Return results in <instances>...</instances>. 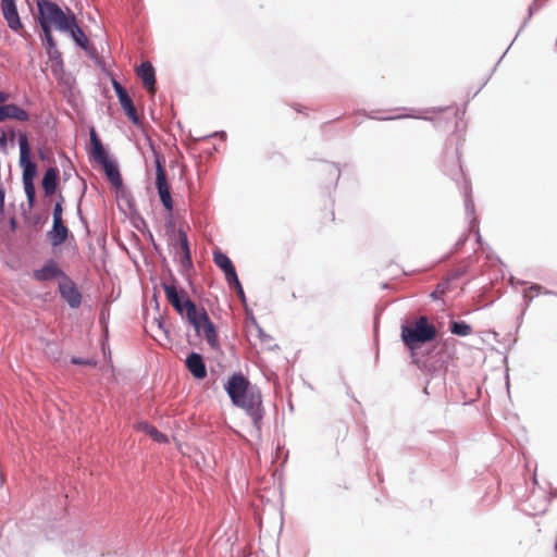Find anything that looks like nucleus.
I'll use <instances>...</instances> for the list:
<instances>
[{"mask_svg":"<svg viewBox=\"0 0 557 557\" xmlns=\"http://www.w3.org/2000/svg\"><path fill=\"white\" fill-rule=\"evenodd\" d=\"M161 286L166 300L175 311L195 329L198 335L203 334L207 343L212 348H218V333L206 309L198 308L196 304L190 300L187 292L180 288L174 281L163 282Z\"/></svg>","mask_w":557,"mask_h":557,"instance_id":"1","label":"nucleus"},{"mask_svg":"<svg viewBox=\"0 0 557 557\" xmlns=\"http://www.w3.org/2000/svg\"><path fill=\"white\" fill-rule=\"evenodd\" d=\"M225 391L232 403L244 409L251 418L255 428L260 431L263 409L259 389L252 386L242 373H235L228 379Z\"/></svg>","mask_w":557,"mask_h":557,"instance_id":"2","label":"nucleus"},{"mask_svg":"<svg viewBox=\"0 0 557 557\" xmlns=\"http://www.w3.org/2000/svg\"><path fill=\"white\" fill-rule=\"evenodd\" d=\"M37 8L41 28H55L67 33L70 24L73 25L75 14L70 9H66V12H64L57 3L50 0H37Z\"/></svg>","mask_w":557,"mask_h":557,"instance_id":"3","label":"nucleus"},{"mask_svg":"<svg viewBox=\"0 0 557 557\" xmlns=\"http://www.w3.org/2000/svg\"><path fill=\"white\" fill-rule=\"evenodd\" d=\"M20 164L23 169L22 181L27 199L28 207L32 209L36 201V189L34 180L37 175V165L30 160V148L26 134H20Z\"/></svg>","mask_w":557,"mask_h":557,"instance_id":"4","label":"nucleus"},{"mask_svg":"<svg viewBox=\"0 0 557 557\" xmlns=\"http://www.w3.org/2000/svg\"><path fill=\"white\" fill-rule=\"evenodd\" d=\"M436 333V327L424 315L401 326V339L410 350H414L421 344L433 341Z\"/></svg>","mask_w":557,"mask_h":557,"instance_id":"5","label":"nucleus"},{"mask_svg":"<svg viewBox=\"0 0 557 557\" xmlns=\"http://www.w3.org/2000/svg\"><path fill=\"white\" fill-rule=\"evenodd\" d=\"M154 153V163H156V187L158 189V194L160 200L168 212H172L173 210V200L170 193V186L166 181V173L163 166L164 158L153 151Z\"/></svg>","mask_w":557,"mask_h":557,"instance_id":"6","label":"nucleus"},{"mask_svg":"<svg viewBox=\"0 0 557 557\" xmlns=\"http://www.w3.org/2000/svg\"><path fill=\"white\" fill-rule=\"evenodd\" d=\"M59 292L61 297L69 304L73 309L78 308L82 304V294L79 293L75 283L65 276L59 283Z\"/></svg>","mask_w":557,"mask_h":557,"instance_id":"7","label":"nucleus"},{"mask_svg":"<svg viewBox=\"0 0 557 557\" xmlns=\"http://www.w3.org/2000/svg\"><path fill=\"white\" fill-rule=\"evenodd\" d=\"M113 87L121 103V107L125 111L126 115L134 124H137L139 122V116L133 103V100L128 96L126 89L122 87V85L116 81H113Z\"/></svg>","mask_w":557,"mask_h":557,"instance_id":"8","label":"nucleus"},{"mask_svg":"<svg viewBox=\"0 0 557 557\" xmlns=\"http://www.w3.org/2000/svg\"><path fill=\"white\" fill-rule=\"evenodd\" d=\"M214 263L224 272L225 278L230 285L237 284L238 277L236 274V270L231 261V259L221 251H215L213 253Z\"/></svg>","mask_w":557,"mask_h":557,"instance_id":"9","label":"nucleus"},{"mask_svg":"<svg viewBox=\"0 0 557 557\" xmlns=\"http://www.w3.org/2000/svg\"><path fill=\"white\" fill-rule=\"evenodd\" d=\"M33 276L35 280L39 282H45L55 277L64 278L66 275L60 269L58 263L54 260L50 259L44 264L42 268L35 270L33 272Z\"/></svg>","mask_w":557,"mask_h":557,"instance_id":"10","label":"nucleus"},{"mask_svg":"<svg viewBox=\"0 0 557 557\" xmlns=\"http://www.w3.org/2000/svg\"><path fill=\"white\" fill-rule=\"evenodd\" d=\"M137 76L141 79L144 87L149 94H156V72L152 64L149 61L143 62L136 69Z\"/></svg>","mask_w":557,"mask_h":557,"instance_id":"11","label":"nucleus"},{"mask_svg":"<svg viewBox=\"0 0 557 557\" xmlns=\"http://www.w3.org/2000/svg\"><path fill=\"white\" fill-rule=\"evenodd\" d=\"M1 9L8 25L13 30L22 27L20 16L14 0H1Z\"/></svg>","mask_w":557,"mask_h":557,"instance_id":"12","label":"nucleus"},{"mask_svg":"<svg viewBox=\"0 0 557 557\" xmlns=\"http://www.w3.org/2000/svg\"><path fill=\"white\" fill-rule=\"evenodd\" d=\"M185 363L186 368L194 375V377L201 380L207 376V369L202 360V357L199 354L191 352L186 358Z\"/></svg>","mask_w":557,"mask_h":557,"instance_id":"13","label":"nucleus"},{"mask_svg":"<svg viewBox=\"0 0 557 557\" xmlns=\"http://www.w3.org/2000/svg\"><path fill=\"white\" fill-rule=\"evenodd\" d=\"M59 170L58 168H49L45 172L41 186L46 197L52 196L58 187Z\"/></svg>","mask_w":557,"mask_h":557,"instance_id":"14","label":"nucleus"},{"mask_svg":"<svg viewBox=\"0 0 557 557\" xmlns=\"http://www.w3.org/2000/svg\"><path fill=\"white\" fill-rule=\"evenodd\" d=\"M69 235V230L64 225L63 221L53 222L51 231L48 232V237L53 247L62 245Z\"/></svg>","mask_w":557,"mask_h":557,"instance_id":"15","label":"nucleus"},{"mask_svg":"<svg viewBox=\"0 0 557 557\" xmlns=\"http://www.w3.org/2000/svg\"><path fill=\"white\" fill-rule=\"evenodd\" d=\"M4 109V119L5 120H15L18 122H26L29 120V114L26 110L18 107L14 103H5L3 104Z\"/></svg>","mask_w":557,"mask_h":557,"instance_id":"16","label":"nucleus"},{"mask_svg":"<svg viewBox=\"0 0 557 557\" xmlns=\"http://www.w3.org/2000/svg\"><path fill=\"white\" fill-rule=\"evenodd\" d=\"M134 429L137 431L145 432L157 443H168V436L161 433L156 426L147 423V422H138L134 425Z\"/></svg>","mask_w":557,"mask_h":557,"instance_id":"17","label":"nucleus"},{"mask_svg":"<svg viewBox=\"0 0 557 557\" xmlns=\"http://www.w3.org/2000/svg\"><path fill=\"white\" fill-rule=\"evenodd\" d=\"M101 165L103 166L106 175L108 180L112 183V185H114L115 187H120L122 185V177L117 166L110 160L101 163Z\"/></svg>","mask_w":557,"mask_h":557,"instance_id":"18","label":"nucleus"},{"mask_svg":"<svg viewBox=\"0 0 557 557\" xmlns=\"http://www.w3.org/2000/svg\"><path fill=\"white\" fill-rule=\"evenodd\" d=\"M69 33H71L72 38L81 46H85V42L87 41V38L82 30V28L78 26L76 17H73V25L70 24V28L67 29Z\"/></svg>","mask_w":557,"mask_h":557,"instance_id":"19","label":"nucleus"},{"mask_svg":"<svg viewBox=\"0 0 557 557\" xmlns=\"http://www.w3.org/2000/svg\"><path fill=\"white\" fill-rule=\"evenodd\" d=\"M450 332L458 336H468L472 333V327L466 322H453Z\"/></svg>","mask_w":557,"mask_h":557,"instance_id":"20","label":"nucleus"},{"mask_svg":"<svg viewBox=\"0 0 557 557\" xmlns=\"http://www.w3.org/2000/svg\"><path fill=\"white\" fill-rule=\"evenodd\" d=\"M540 294L550 295L553 293L550 290L545 289L543 286H541L539 284H534V285L530 286L529 288H527L524 290L523 296L528 300H532L533 298H535Z\"/></svg>","mask_w":557,"mask_h":557,"instance_id":"21","label":"nucleus"},{"mask_svg":"<svg viewBox=\"0 0 557 557\" xmlns=\"http://www.w3.org/2000/svg\"><path fill=\"white\" fill-rule=\"evenodd\" d=\"M92 158L99 162L100 164L103 162H107L109 159V156L103 147V145H98L97 147L91 149Z\"/></svg>","mask_w":557,"mask_h":557,"instance_id":"22","label":"nucleus"},{"mask_svg":"<svg viewBox=\"0 0 557 557\" xmlns=\"http://www.w3.org/2000/svg\"><path fill=\"white\" fill-rule=\"evenodd\" d=\"M64 201V198L62 195L59 196V201H57L54 208H53V222L55 221H63L62 219V203Z\"/></svg>","mask_w":557,"mask_h":557,"instance_id":"23","label":"nucleus"},{"mask_svg":"<svg viewBox=\"0 0 557 557\" xmlns=\"http://www.w3.org/2000/svg\"><path fill=\"white\" fill-rule=\"evenodd\" d=\"M45 35V40L49 50V53H51L52 49H55V41L53 39L51 29L41 28Z\"/></svg>","mask_w":557,"mask_h":557,"instance_id":"24","label":"nucleus"},{"mask_svg":"<svg viewBox=\"0 0 557 557\" xmlns=\"http://www.w3.org/2000/svg\"><path fill=\"white\" fill-rule=\"evenodd\" d=\"M448 282L440 283L436 289L432 293V297L437 298L440 295L445 294Z\"/></svg>","mask_w":557,"mask_h":557,"instance_id":"25","label":"nucleus"},{"mask_svg":"<svg viewBox=\"0 0 557 557\" xmlns=\"http://www.w3.org/2000/svg\"><path fill=\"white\" fill-rule=\"evenodd\" d=\"M90 144H91V149L97 147L98 145H101L102 143L100 141V139L98 138L95 129H91L90 132Z\"/></svg>","mask_w":557,"mask_h":557,"instance_id":"26","label":"nucleus"},{"mask_svg":"<svg viewBox=\"0 0 557 557\" xmlns=\"http://www.w3.org/2000/svg\"><path fill=\"white\" fill-rule=\"evenodd\" d=\"M71 361L74 364H94L90 360H84V359L76 358V357H73Z\"/></svg>","mask_w":557,"mask_h":557,"instance_id":"27","label":"nucleus"},{"mask_svg":"<svg viewBox=\"0 0 557 557\" xmlns=\"http://www.w3.org/2000/svg\"><path fill=\"white\" fill-rule=\"evenodd\" d=\"M11 98L10 94L5 91H0V106L5 104V102Z\"/></svg>","mask_w":557,"mask_h":557,"instance_id":"28","label":"nucleus"},{"mask_svg":"<svg viewBox=\"0 0 557 557\" xmlns=\"http://www.w3.org/2000/svg\"><path fill=\"white\" fill-rule=\"evenodd\" d=\"M323 218H324V220H326L329 222H333L335 220L334 211L333 210L325 211Z\"/></svg>","mask_w":557,"mask_h":557,"instance_id":"29","label":"nucleus"},{"mask_svg":"<svg viewBox=\"0 0 557 557\" xmlns=\"http://www.w3.org/2000/svg\"><path fill=\"white\" fill-rule=\"evenodd\" d=\"M257 332H258V336L260 337V339L262 342H270L271 341L270 336L264 335L261 329L257 327Z\"/></svg>","mask_w":557,"mask_h":557,"instance_id":"30","label":"nucleus"},{"mask_svg":"<svg viewBox=\"0 0 557 557\" xmlns=\"http://www.w3.org/2000/svg\"><path fill=\"white\" fill-rule=\"evenodd\" d=\"M7 136H5V133H1L0 134V146L1 147H5L7 146Z\"/></svg>","mask_w":557,"mask_h":557,"instance_id":"31","label":"nucleus"},{"mask_svg":"<svg viewBox=\"0 0 557 557\" xmlns=\"http://www.w3.org/2000/svg\"><path fill=\"white\" fill-rule=\"evenodd\" d=\"M231 286H234L237 289L239 296H242V297L244 296V290H243V287H242L239 282H238V285L237 284H232Z\"/></svg>","mask_w":557,"mask_h":557,"instance_id":"32","label":"nucleus"},{"mask_svg":"<svg viewBox=\"0 0 557 557\" xmlns=\"http://www.w3.org/2000/svg\"><path fill=\"white\" fill-rule=\"evenodd\" d=\"M461 275H462V272H461L460 270H457L456 272H453V273H451L450 278H454V280H455V278H458V277H459V276H461Z\"/></svg>","mask_w":557,"mask_h":557,"instance_id":"33","label":"nucleus"},{"mask_svg":"<svg viewBox=\"0 0 557 557\" xmlns=\"http://www.w3.org/2000/svg\"><path fill=\"white\" fill-rule=\"evenodd\" d=\"M5 121L4 119V109H3V104L0 106V123Z\"/></svg>","mask_w":557,"mask_h":557,"instance_id":"34","label":"nucleus"},{"mask_svg":"<svg viewBox=\"0 0 557 557\" xmlns=\"http://www.w3.org/2000/svg\"><path fill=\"white\" fill-rule=\"evenodd\" d=\"M183 247L187 250L188 249V246H187V238L186 236H184L183 238Z\"/></svg>","mask_w":557,"mask_h":557,"instance_id":"35","label":"nucleus"}]
</instances>
